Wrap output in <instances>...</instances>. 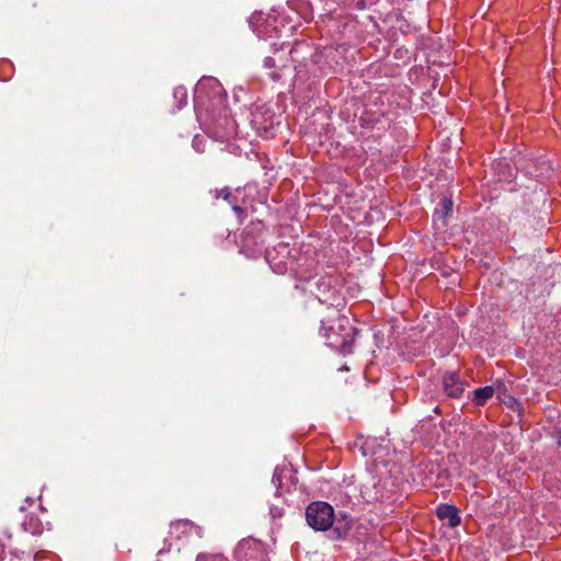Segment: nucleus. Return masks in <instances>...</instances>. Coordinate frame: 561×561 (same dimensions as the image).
Instances as JSON below:
<instances>
[{"mask_svg": "<svg viewBox=\"0 0 561 561\" xmlns=\"http://www.w3.org/2000/svg\"><path fill=\"white\" fill-rule=\"evenodd\" d=\"M194 105L197 119L209 137L224 142L237 134V124L227 106V94L217 79L207 77L197 82Z\"/></svg>", "mask_w": 561, "mask_h": 561, "instance_id": "obj_1", "label": "nucleus"}, {"mask_svg": "<svg viewBox=\"0 0 561 561\" xmlns=\"http://www.w3.org/2000/svg\"><path fill=\"white\" fill-rule=\"evenodd\" d=\"M320 332L330 347L344 355L353 352L357 329L351 324L346 316L341 314L339 309L329 308L328 317L321 319Z\"/></svg>", "mask_w": 561, "mask_h": 561, "instance_id": "obj_2", "label": "nucleus"}, {"mask_svg": "<svg viewBox=\"0 0 561 561\" xmlns=\"http://www.w3.org/2000/svg\"><path fill=\"white\" fill-rule=\"evenodd\" d=\"M306 520L316 531L328 530L334 522V510L327 502H312L306 508Z\"/></svg>", "mask_w": 561, "mask_h": 561, "instance_id": "obj_3", "label": "nucleus"}, {"mask_svg": "<svg viewBox=\"0 0 561 561\" xmlns=\"http://www.w3.org/2000/svg\"><path fill=\"white\" fill-rule=\"evenodd\" d=\"M310 293L323 305L334 308L339 300V284L332 276H320L310 285Z\"/></svg>", "mask_w": 561, "mask_h": 561, "instance_id": "obj_4", "label": "nucleus"}, {"mask_svg": "<svg viewBox=\"0 0 561 561\" xmlns=\"http://www.w3.org/2000/svg\"><path fill=\"white\" fill-rule=\"evenodd\" d=\"M169 534L171 539L176 540H181L193 535L197 536L198 538H202L203 529L202 527L195 525L188 519H180L170 524Z\"/></svg>", "mask_w": 561, "mask_h": 561, "instance_id": "obj_5", "label": "nucleus"}, {"mask_svg": "<svg viewBox=\"0 0 561 561\" xmlns=\"http://www.w3.org/2000/svg\"><path fill=\"white\" fill-rule=\"evenodd\" d=\"M466 385V381L455 371L445 373L443 376L444 391L449 398L459 399Z\"/></svg>", "mask_w": 561, "mask_h": 561, "instance_id": "obj_6", "label": "nucleus"}, {"mask_svg": "<svg viewBox=\"0 0 561 561\" xmlns=\"http://www.w3.org/2000/svg\"><path fill=\"white\" fill-rule=\"evenodd\" d=\"M436 515L440 520H447V525L455 528L460 525L459 510L455 505L439 504L436 507Z\"/></svg>", "mask_w": 561, "mask_h": 561, "instance_id": "obj_7", "label": "nucleus"}, {"mask_svg": "<svg viewBox=\"0 0 561 561\" xmlns=\"http://www.w3.org/2000/svg\"><path fill=\"white\" fill-rule=\"evenodd\" d=\"M494 393L495 388L493 386L478 388L472 392V402L478 407H482L494 396Z\"/></svg>", "mask_w": 561, "mask_h": 561, "instance_id": "obj_8", "label": "nucleus"}, {"mask_svg": "<svg viewBox=\"0 0 561 561\" xmlns=\"http://www.w3.org/2000/svg\"><path fill=\"white\" fill-rule=\"evenodd\" d=\"M453 211V201L450 198L444 197L436 208L434 213V220L435 221H443L445 225L446 218L451 214Z\"/></svg>", "mask_w": 561, "mask_h": 561, "instance_id": "obj_9", "label": "nucleus"}, {"mask_svg": "<svg viewBox=\"0 0 561 561\" xmlns=\"http://www.w3.org/2000/svg\"><path fill=\"white\" fill-rule=\"evenodd\" d=\"M22 527L26 533L32 535H41L43 531V524L41 519L34 515L26 516L22 523Z\"/></svg>", "mask_w": 561, "mask_h": 561, "instance_id": "obj_10", "label": "nucleus"}, {"mask_svg": "<svg viewBox=\"0 0 561 561\" xmlns=\"http://www.w3.org/2000/svg\"><path fill=\"white\" fill-rule=\"evenodd\" d=\"M187 90L183 85L175 87L173 90V99L176 110H181L187 105Z\"/></svg>", "mask_w": 561, "mask_h": 561, "instance_id": "obj_11", "label": "nucleus"}, {"mask_svg": "<svg viewBox=\"0 0 561 561\" xmlns=\"http://www.w3.org/2000/svg\"><path fill=\"white\" fill-rule=\"evenodd\" d=\"M495 388V393H497V398L504 402L505 404H508L510 407H513V404H517V401L515 400V398H513L512 396H510L507 393V389H506V386L501 382V381H497L495 386H493Z\"/></svg>", "mask_w": 561, "mask_h": 561, "instance_id": "obj_12", "label": "nucleus"}, {"mask_svg": "<svg viewBox=\"0 0 561 561\" xmlns=\"http://www.w3.org/2000/svg\"><path fill=\"white\" fill-rule=\"evenodd\" d=\"M216 198H222L227 201L229 204H233L236 202V197L231 194L229 188H222L216 192Z\"/></svg>", "mask_w": 561, "mask_h": 561, "instance_id": "obj_13", "label": "nucleus"}, {"mask_svg": "<svg viewBox=\"0 0 561 561\" xmlns=\"http://www.w3.org/2000/svg\"><path fill=\"white\" fill-rule=\"evenodd\" d=\"M350 528H351V526H350V525L345 526L344 528H341V527H337V526H336V527L333 529V533L335 534V536H334L333 538H335V539L344 538V537L347 535V533H348Z\"/></svg>", "mask_w": 561, "mask_h": 561, "instance_id": "obj_14", "label": "nucleus"}, {"mask_svg": "<svg viewBox=\"0 0 561 561\" xmlns=\"http://www.w3.org/2000/svg\"><path fill=\"white\" fill-rule=\"evenodd\" d=\"M202 142H203L202 139H199L198 137H194V139H193V147L198 152H203L204 151V148L202 147Z\"/></svg>", "mask_w": 561, "mask_h": 561, "instance_id": "obj_15", "label": "nucleus"}, {"mask_svg": "<svg viewBox=\"0 0 561 561\" xmlns=\"http://www.w3.org/2000/svg\"><path fill=\"white\" fill-rule=\"evenodd\" d=\"M264 66H265L266 68H271V69H272V68H275V67H276V62H275L274 58H272V57H266V58L264 59Z\"/></svg>", "mask_w": 561, "mask_h": 561, "instance_id": "obj_16", "label": "nucleus"}, {"mask_svg": "<svg viewBox=\"0 0 561 561\" xmlns=\"http://www.w3.org/2000/svg\"><path fill=\"white\" fill-rule=\"evenodd\" d=\"M233 211L237 214L239 218H242L244 215V209L240 206L233 205L232 206Z\"/></svg>", "mask_w": 561, "mask_h": 561, "instance_id": "obj_17", "label": "nucleus"}, {"mask_svg": "<svg viewBox=\"0 0 561 561\" xmlns=\"http://www.w3.org/2000/svg\"><path fill=\"white\" fill-rule=\"evenodd\" d=\"M271 78L274 80V81H277L280 79V73L278 71H273L271 72Z\"/></svg>", "mask_w": 561, "mask_h": 561, "instance_id": "obj_18", "label": "nucleus"}, {"mask_svg": "<svg viewBox=\"0 0 561 561\" xmlns=\"http://www.w3.org/2000/svg\"><path fill=\"white\" fill-rule=\"evenodd\" d=\"M273 482L276 484V483H279V476L277 474V472L275 471L274 476H273Z\"/></svg>", "mask_w": 561, "mask_h": 561, "instance_id": "obj_19", "label": "nucleus"}, {"mask_svg": "<svg viewBox=\"0 0 561 561\" xmlns=\"http://www.w3.org/2000/svg\"><path fill=\"white\" fill-rule=\"evenodd\" d=\"M209 561H227V560L221 557H213Z\"/></svg>", "mask_w": 561, "mask_h": 561, "instance_id": "obj_20", "label": "nucleus"}]
</instances>
